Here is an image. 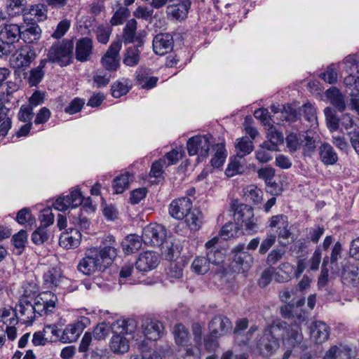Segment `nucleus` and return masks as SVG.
<instances>
[{"label": "nucleus", "instance_id": "393cba45", "mask_svg": "<svg viewBox=\"0 0 359 359\" xmlns=\"http://www.w3.org/2000/svg\"><path fill=\"white\" fill-rule=\"evenodd\" d=\"M143 333L146 338L156 341L161 337L163 332L162 323L154 319H146L142 325Z\"/></svg>", "mask_w": 359, "mask_h": 359}, {"label": "nucleus", "instance_id": "f704fd0d", "mask_svg": "<svg viewBox=\"0 0 359 359\" xmlns=\"http://www.w3.org/2000/svg\"><path fill=\"white\" fill-rule=\"evenodd\" d=\"M142 242V236L129 235L122 241L123 250L127 255L135 253L141 248Z\"/></svg>", "mask_w": 359, "mask_h": 359}, {"label": "nucleus", "instance_id": "603ef678", "mask_svg": "<svg viewBox=\"0 0 359 359\" xmlns=\"http://www.w3.org/2000/svg\"><path fill=\"white\" fill-rule=\"evenodd\" d=\"M266 130L267 138L270 142L278 144L283 142V134L277 129L276 126L272 124L268 126Z\"/></svg>", "mask_w": 359, "mask_h": 359}, {"label": "nucleus", "instance_id": "a878e982", "mask_svg": "<svg viewBox=\"0 0 359 359\" xmlns=\"http://www.w3.org/2000/svg\"><path fill=\"white\" fill-rule=\"evenodd\" d=\"M353 354L354 351L350 346L340 344L330 346L323 359H351Z\"/></svg>", "mask_w": 359, "mask_h": 359}, {"label": "nucleus", "instance_id": "de8ad7c7", "mask_svg": "<svg viewBox=\"0 0 359 359\" xmlns=\"http://www.w3.org/2000/svg\"><path fill=\"white\" fill-rule=\"evenodd\" d=\"M258 177L265 181L266 184L271 187H276L277 184L273 182L275 175V170L271 167L260 168L257 171Z\"/></svg>", "mask_w": 359, "mask_h": 359}, {"label": "nucleus", "instance_id": "37998d69", "mask_svg": "<svg viewBox=\"0 0 359 359\" xmlns=\"http://www.w3.org/2000/svg\"><path fill=\"white\" fill-rule=\"evenodd\" d=\"M137 45L136 46H130L126 50L123 59L124 65L128 67H134L139 63L140 51Z\"/></svg>", "mask_w": 359, "mask_h": 359}, {"label": "nucleus", "instance_id": "9d476101", "mask_svg": "<svg viewBox=\"0 0 359 359\" xmlns=\"http://www.w3.org/2000/svg\"><path fill=\"white\" fill-rule=\"evenodd\" d=\"M57 301V297L53 292L50 291L41 292L34 299L37 314L41 316L52 313Z\"/></svg>", "mask_w": 359, "mask_h": 359}, {"label": "nucleus", "instance_id": "c03bdc74", "mask_svg": "<svg viewBox=\"0 0 359 359\" xmlns=\"http://www.w3.org/2000/svg\"><path fill=\"white\" fill-rule=\"evenodd\" d=\"M254 149L253 143L247 137H243L237 140L236 144V155L243 158L250 154Z\"/></svg>", "mask_w": 359, "mask_h": 359}, {"label": "nucleus", "instance_id": "dca6fc26", "mask_svg": "<svg viewBox=\"0 0 359 359\" xmlns=\"http://www.w3.org/2000/svg\"><path fill=\"white\" fill-rule=\"evenodd\" d=\"M192 210V201L187 197L173 200L169 205V214L176 219H182Z\"/></svg>", "mask_w": 359, "mask_h": 359}, {"label": "nucleus", "instance_id": "4c0bfd02", "mask_svg": "<svg viewBox=\"0 0 359 359\" xmlns=\"http://www.w3.org/2000/svg\"><path fill=\"white\" fill-rule=\"evenodd\" d=\"M185 217L186 222L191 231H198L202 226L203 217L199 210H191Z\"/></svg>", "mask_w": 359, "mask_h": 359}, {"label": "nucleus", "instance_id": "774afa93", "mask_svg": "<svg viewBox=\"0 0 359 359\" xmlns=\"http://www.w3.org/2000/svg\"><path fill=\"white\" fill-rule=\"evenodd\" d=\"M128 15V9L126 7L119 8L111 19L112 25H118L123 23V20Z\"/></svg>", "mask_w": 359, "mask_h": 359}, {"label": "nucleus", "instance_id": "2eb2a0df", "mask_svg": "<svg viewBox=\"0 0 359 359\" xmlns=\"http://www.w3.org/2000/svg\"><path fill=\"white\" fill-rule=\"evenodd\" d=\"M209 330L212 336L219 337L226 335L232 330L230 320L224 315H216L209 323Z\"/></svg>", "mask_w": 359, "mask_h": 359}, {"label": "nucleus", "instance_id": "69168bd1", "mask_svg": "<svg viewBox=\"0 0 359 359\" xmlns=\"http://www.w3.org/2000/svg\"><path fill=\"white\" fill-rule=\"evenodd\" d=\"M206 259L210 264L217 265L223 261L224 256L219 249H212L208 250Z\"/></svg>", "mask_w": 359, "mask_h": 359}, {"label": "nucleus", "instance_id": "a18cd8bd", "mask_svg": "<svg viewBox=\"0 0 359 359\" xmlns=\"http://www.w3.org/2000/svg\"><path fill=\"white\" fill-rule=\"evenodd\" d=\"M242 157L236 155L230 159V162L226 169L225 173L228 177H233L237 174L242 173L244 170Z\"/></svg>", "mask_w": 359, "mask_h": 359}, {"label": "nucleus", "instance_id": "1a4fd4ad", "mask_svg": "<svg viewBox=\"0 0 359 359\" xmlns=\"http://www.w3.org/2000/svg\"><path fill=\"white\" fill-rule=\"evenodd\" d=\"M90 319L85 316L79 317L74 323L69 324L62 330V343H72L76 341L84 329L90 325Z\"/></svg>", "mask_w": 359, "mask_h": 359}, {"label": "nucleus", "instance_id": "49530a36", "mask_svg": "<svg viewBox=\"0 0 359 359\" xmlns=\"http://www.w3.org/2000/svg\"><path fill=\"white\" fill-rule=\"evenodd\" d=\"M191 269L197 274H205L210 269V264L206 257H197L191 264Z\"/></svg>", "mask_w": 359, "mask_h": 359}, {"label": "nucleus", "instance_id": "e433bc0d", "mask_svg": "<svg viewBox=\"0 0 359 359\" xmlns=\"http://www.w3.org/2000/svg\"><path fill=\"white\" fill-rule=\"evenodd\" d=\"M214 155L211 158V165L215 168H219L225 162L227 156V151L224 143H218L214 147Z\"/></svg>", "mask_w": 359, "mask_h": 359}, {"label": "nucleus", "instance_id": "a19ab883", "mask_svg": "<svg viewBox=\"0 0 359 359\" xmlns=\"http://www.w3.org/2000/svg\"><path fill=\"white\" fill-rule=\"evenodd\" d=\"M46 63L47 60H42L38 67L30 70L28 82L31 86H36L41 81L44 76V72L43 69Z\"/></svg>", "mask_w": 359, "mask_h": 359}, {"label": "nucleus", "instance_id": "2f4dec72", "mask_svg": "<svg viewBox=\"0 0 359 359\" xmlns=\"http://www.w3.org/2000/svg\"><path fill=\"white\" fill-rule=\"evenodd\" d=\"M342 279L345 284L353 286L359 284V269L358 266L347 263L343 269Z\"/></svg>", "mask_w": 359, "mask_h": 359}, {"label": "nucleus", "instance_id": "0eeeda50", "mask_svg": "<svg viewBox=\"0 0 359 359\" xmlns=\"http://www.w3.org/2000/svg\"><path fill=\"white\" fill-rule=\"evenodd\" d=\"M167 237V230L161 224H150L143 229L142 239L146 245L161 246Z\"/></svg>", "mask_w": 359, "mask_h": 359}, {"label": "nucleus", "instance_id": "412c9836", "mask_svg": "<svg viewBox=\"0 0 359 359\" xmlns=\"http://www.w3.org/2000/svg\"><path fill=\"white\" fill-rule=\"evenodd\" d=\"M159 255L154 251H146L141 253L136 261L137 270L146 272L155 269L160 262Z\"/></svg>", "mask_w": 359, "mask_h": 359}, {"label": "nucleus", "instance_id": "ea45409f", "mask_svg": "<svg viewBox=\"0 0 359 359\" xmlns=\"http://www.w3.org/2000/svg\"><path fill=\"white\" fill-rule=\"evenodd\" d=\"M243 192L246 201L257 204L262 200L263 192L255 185L250 184L247 186L243 189Z\"/></svg>", "mask_w": 359, "mask_h": 359}, {"label": "nucleus", "instance_id": "39448f33", "mask_svg": "<svg viewBox=\"0 0 359 359\" xmlns=\"http://www.w3.org/2000/svg\"><path fill=\"white\" fill-rule=\"evenodd\" d=\"M73 43L64 40L52 45L48 53V59L61 67L69 65L72 60Z\"/></svg>", "mask_w": 359, "mask_h": 359}, {"label": "nucleus", "instance_id": "58836bf2", "mask_svg": "<svg viewBox=\"0 0 359 359\" xmlns=\"http://www.w3.org/2000/svg\"><path fill=\"white\" fill-rule=\"evenodd\" d=\"M327 98L339 111H343L345 107L344 97L336 88H331L325 92Z\"/></svg>", "mask_w": 359, "mask_h": 359}, {"label": "nucleus", "instance_id": "09e8293b", "mask_svg": "<svg viewBox=\"0 0 359 359\" xmlns=\"http://www.w3.org/2000/svg\"><path fill=\"white\" fill-rule=\"evenodd\" d=\"M158 79L156 76H148L143 73H139L137 76V81L141 88L151 89L154 88Z\"/></svg>", "mask_w": 359, "mask_h": 359}, {"label": "nucleus", "instance_id": "6e6552de", "mask_svg": "<svg viewBox=\"0 0 359 359\" xmlns=\"http://www.w3.org/2000/svg\"><path fill=\"white\" fill-rule=\"evenodd\" d=\"M269 226L276 229L278 242L280 245L285 247L292 235L287 217L282 214L272 216L269 221Z\"/></svg>", "mask_w": 359, "mask_h": 359}, {"label": "nucleus", "instance_id": "4468645a", "mask_svg": "<svg viewBox=\"0 0 359 359\" xmlns=\"http://www.w3.org/2000/svg\"><path fill=\"white\" fill-rule=\"evenodd\" d=\"M172 334L175 342L177 346L185 347V355L187 356L194 355L195 350L194 346L189 344L190 334L188 329L182 324L179 323L174 326Z\"/></svg>", "mask_w": 359, "mask_h": 359}, {"label": "nucleus", "instance_id": "f8f14e48", "mask_svg": "<svg viewBox=\"0 0 359 359\" xmlns=\"http://www.w3.org/2000/svg\"><path fill=\"white\" fill-rule=\"evenodd\" d=\"M245 244H239L233 249L234 257L232 265L238 272L248 271L253 264L252 256L245 251Z\"/></svg>", "mask_w": 359, "mask_h": 359}, {"label": "nucleus", "instance_id": "a211bd4d", "mask_svg": "<svg viewBox=\"0 0 359 359\" xmlns=\"http://www.w3.org/2000/svg\"><path fill=\"white\" fill-rule=\"evenodd\" d=\"M36 57L34 49L30 46L22 48L18 52L12 56L11 61L16 69L28 67Z\"/></svg>", "mask_w": 359, "mask_h": 359}, {"label": "nucleus", "instance_id": "72a5a7b5", "mask_svg": "<svg viewBox=\"0 0 359 359\" xmlns=\"http://www.w3.org/2000/svg\"><path fill=\"white\" fill-rule=\"evenodd\" d=\"M319 155L321 161L325 165H334L338 161V156L334 149L327 142L320 146Z\"/></svg>", "mask_w": 359, "mask_h": 359}, {"label": "nucleus", "instance_id": "bf43d9fd", "mask_svg": "<svg viewBox=\"0 0 359 359\" xmlns=\"http://www.w3.org/2000/svg\"><path fill=\"white\" fill-rule=\"evenodd\" d=\"M29 13L34 16L38 21H43L47 17V9L44 4H36L32 6Z\"/></svg>", "mask_w": 359, "mask_h": 359}, {"label": "nucleus", "instance_id": "b1692460", "mask_svg": "<svg viewBox=\"0 0 359 359\" xmlns=\"http://www.w3.org/2000/svg\"><path fill=\"white\" fill-rule=\"evenodd\" d=\"M173 48L172 36L168 33L157 34L153 40V49L156 54L163 55L170 52Z\"/></svg>", "mask_w": 359, "mask_h": 359}, {"label": "nucleus", "instance_id": "7c9ffc66", "mask_svg": "<svg viewBox=\"0 0 359 359\" xmlns=\"http://www.w3.org/2000/svg\"><path fill=\"white\" fill-rule=\"evenodd\" d=\"M41 30L35 23L21 27V39L27 43H32L41 37Z\"/></svg>", "mask_w": 359, "mask_h": 359}, {"label": "nucleus", "instance_id": "79ce46f5", "mask_svg": "<svg viewBox=\"0 0 359 359\" xmlns=\"http://www.w3.org/2000/svg\"><path fill=\"white\" fill-rule=\"evenodd\" d=\"M42 331L49 344L61 341L62 330L55 324L45 325Z\"/></svg>", "mask_w": 359, "mask_h": 359}, {"label": "nucleus", "instance_id": "f03ea898", "mask_svg": "<svg viewBox=\"0 0 359 359\" xmlns=\"http://www.w3.org/2000/svg\"><path fill=\"white\" fill-rule=\"evenodd\" d=\"M135 327V323L133 320H117L111 325L114 335L110 341V348L114 353L123 354L128 351L129 340L125 334H131Z\"/></svg>", "mask_w": 359, "mask_h": 359}, {"label": "nucleus", "instance_id": "f257e3e1", "mask_svg": "<svg viewBox=\"0 0 359 359\" xmlns=\"http://www.w3.org/2000/svg\"><path fill=\"white\" fill-rule=\"evenodd\" d=\"M102 244V247L87 249L77 266L80 272L89 276L111 264L118 255V243L113 236L109 235L104 237Z\"/></svg>", "mask_w": 359, "mask_h": 359}, {"label": "nucleus", "instance_id": "e2e57ef3", "mask_svg": "<svg viewBox=\"0 0 359 359\" xmlns=\"http://www.w3.org/2000/svg\"><path fill=\"white\" fill-rule=\"evenodd\" d=\"M285 254V250L273 249L267 255L266 262L268 265H274L283 258Z\"/></svg>", "mask_w": 359, "mask_h": 359}, {"label": "nucleus", "instance_id": "0e129e2a", "mask_svg": "<svg viewBox=\"0 0 359 359\" xmlns=\"http://www.w3.org/2000/svg\"><path fill=\"white\" fill-rule=\"evenodd\" d=\"M111 326L102 323L98 324L94 329L93 337L97 340L104 339L109 333Z\"/></svg>", "mask_w": 359, "mask_h": 359}, {"label": "nucleus", "instance_id": "052dcab7", "mask_svg": "<svg viewBox=\"0 0 359 359\" xmlns=\"http://www.w3.org/2000/svg\"><path fill=\"white\" fill-rule=\"evenodd\" d=\"M154 9L146 6H138L133 12V15L138 19L150 20L153 16Z\"/></svg>", "mask_w": 359, "mask_h": 359}, {"label": "nucleus", "instance_id": "f3484780", "mask_svg": "<svg viewBox=\"0 0 359 359\" xmlns=\"http://www.w3.org/2000/svg\"><path fill=\"white\" fill-rule=\"evenodd\" d=\"M298 323L295 320L294 325H288L286 323V327L282 332L280 338L285 345L290 347H295L301 344L303 341L304 337L301 328L299 327Z\"/></svg>", "mask_w": 359, "mask_h": 359}, {"label": "nucleus", "instance_id": "7ed1b4c3", "mask_svg": "<svg viewBox=\"0 0 359 359\" xmlns=\"http://www.w3.org/2000/svg\"><path fill=\"white\" fill-rule=\"evenodd\" d=\"M285 327L286 323L277 320L264 329L257 344L261 354L269 356L278 348V340Z\"/></svg>", "mask_w": 359, "mask_h": 359}, {"label": "nucleus", "instance_id": "6ab92c4d", "mask_svg": "<svg viewBox=\"0 0 359 359\" xmlns=\"http://www.w3.org/2000/svg\"><path fill=\"white\" fill-rule=\"evenodd\" d=\"M137 22L135 19L129 20L123 30L122 38L125 43H137V46L143 45L144 32H137Z\"/></svg>", "mask_w": 359, "mask_h": 359}, {"label": "nucleus", "instance_id": "8fccbe9b", "mask_svg": "<svg viewBox=\"0 0 359 359\" xmlns=\"http://www.w3.org/2000/svg\"><path fill=\"white\" fill-rule=\"evenodd\" d=\"M50 233L45 226H40L32 235V241L36 245H41L49 238Z\"/></svg>", "mask_w": 359, "mask_h": 359}, {"label": "nucleus", "instance_id": "864d4df0", "mask_svg": "<svg viewBox=\"0 0 359 359\" xmlns=\"http://www.w3.org/2000/svg\"><path fill=\"white\" fill-rule=\"evenodd\" d=\"M304 118L310 123V127L315 128L318 126L316 109L309 104L304 105Z\"/></svg>", "mask_w": 359, "mask_h": 359}, {"label": "nucleus", "instance_id": "ddd939ff", "mask_svg": "<svg viewBox=\"0 0 359 359\" xmlns=\"http://www.w3.org/2000/svg\"><path fill=\"white\" fill-rule=\"evenodd\" d=\"M37 313L35 304H32L27 299L20 300L16 306V313L13 317L18 318V322L20 321L23 324H32L36 318Z\"/></svg>", "mask_w": 359, "mask_h": 359}, {"label": "nucleus", "instance_id": "c85d7f7f", "mask_svg": "<svg viewBox=\"0 0 359 359\" xmlns=\"http://www.w3.org/2000/svg\"><path fill=\"white\" fill-rule=\"evenodd\" d=\"M303 144L304 154L311 156L315 151L317 144L320 142V137L312 131H307L299 135Z\"/></svg>", "mask_w": 359, "mask_h": 359}, {"label": "nucleus", "instance_id": "c9c22d12", "mask_svg": "<svg viewBox=\"0 0 359 359\" xmlns=\"http://www.w3.org/2000/svg\"><path fill=\"white\" fill-rule=\"evenodd\" d=\"M43 278L44 287L47 289H53L59 286L62 276L57 269L51 268L43 274Z\"/></svg>", "mask_w": 359, "mask_h": 359}, {"label": "nucleus", "instance_id": "4d7b16f0", "mask_svg": "<svg viewBox=\"0 0 359 359\" xmlns=\"http://www.w3.org/2000/svg\"><path fill=\"white\" fill-rule=\"evenodd\" d=\"M162 252L168 260H172L180 255L178 246L172 243H166L165 245H163Z\"/></svg>", "mask_w": 359, "mask_h": 359}, {"label": "nucleus", "instance_id": "338daca9", "mask_svg": "<svg viewBox=\"0 0 359 359\" xmlns=\"http://www.w3.org/2000/svg\"><path fill=\"white\" fill-rule=\"evenodd\" d=\"M320 77L329 83H334L337 80V69L334 65H330L327 69L320 74Z\"/></svg>", "mask_w": 359, "mask_h": 359}, {"label": "nucleus", "instance_id": "9b49d317", "mask_svg": "<svg viewBox=\"0 0 359 359\" xmlns=\"http://www.w3.org/2000/svg\"><path fill=\"white\" fill-rule=\"evenodd\" d=\"M121 47L122 42L121 40L118 39L113 41L102 57L101 62L107 70L116 71L119 67V52Z\"/></svg>", "mask_w": 359, "mask_h": 359}, {"label": "nucleus", "instance_id": "c756f323", "mask_svg": "<svg viewBox=\"0 0 359 359\" xmlns=\"http://www.w3.org/2000/svg\"><path fill=\"white\" fill-rule=\"evenodd\" d=\"M93 48L92 40L88 37L79 39L76 45V58L81 62L90 59Z\"/></svg>", "mask_w": 359, "mask_h": 359}, {"label": "nucleus", "instance_id": "5fc2aeb1", "mask_svg": "<svg viewBox=\"0 0 359 359\" xmlns=\"http://www.w3.org/2000/svg\"><path fill=\"white\" fill-rule=\"evenodd\" d=\"M111 33V28L109 25H99L95 31L97 41L103 44H106Z\"/></svg>", "mask_w": 359, "mask_h": 359}, {"label": "nucleus", "instance_id": "680f3d73", "mask_svg": "<svg viewBox=\"0 0 359 359\" xmlns=\"http://www.w3.org/2000/svg\"><path fill=\"white\" fill-rule=\"evenodd\" d=\"M254 116L257 119H259L265 127L272 125V120L268 109L264 108L257 109L254 112Z\"/></svg>", "mask_w": 359, "mask_h": 359}, {"label": "nucleus", "instance_id": "20e7f679", "mask_svg": "<svg viewBox=\"0 0 359 359\" xmlns=\"http://www.w3.org/2000/svg\"><path fill=\"white\" fill-rule=\"evenodd\" d=\"M231 210L233 212V219L238 229L250 231L257 228V221L252 207L235 201L231 204Z\"/></svg>", "mask_w": 359, "mask_h": 359}, {"label": "nucleus", "instance_id": "4be33fe9", "mask_svg": "<svg viewBox=\"0 0 359 359\" xmlns=\"http://www.w3.org/2000/svg\"><path fill=\"white\" fill-rule=\"evenodd\" d=\"M189 0H181L167 7L166 13L168 18L182 21L187 18L191 7Z\"/></svg>", "mask_w": 359, "mask_h": 359}, {"label": "nucleus", "instance_id": "bb28decb", "mask_svg": "<svg viewBox=\"0 0 359 359\" xmlns=\"http://www.w3.org/2000/svg\"><path fill=\"white\" fill-rule=\"evenodd\" d=\"M81 241V233L76 229H69L63 232L59 239L60 245L66 249L77 248Z\"/></svg>", "mask_w": 359, "mask_h": 359}, {"label": "nucleus", "instance_id": "aec40b11", "mask_svg": "<svg viewBox=\"0 0 359 359\" xmlns=\"http://www.w3.org/2000/svg\"><path fill=\"white\" fill-rule=\"evenodd\" d=\"M311 339L316 344H321L330 337V328L321 320H315L309 325Z\"/></svg>", "mask_w": 359, "mask_h": 359}, {"label": "nucleus", "instance_id": "cd10ccee", "mask_svg": "<svg viewBox=\"0 0 359 359\" xmlns=\"http://www.w3.org/2000/svg\"><path fill=\"white\" fill-rule=\"evenodd\" d=\"M21 27L15 24L6 25L0 32V39L4 43L13 44L21 38Z\"/></svg>", "mask_w": 359, "mask_h": 359}, {"label": "nucleus", "instance_id": "5701e85b", "mask_svg": "<svg viewBox=\"0 0 359 359\" xmlns=\"http://www.w3.org/2000/svg\"><path fill=\"white\" fill-rule=\"evenodd\" d=\"M305 303V299H299L297 305L287 304L281 307L280 313L282 316L287 319H295L298 323H302L307 320L305 313L302 312L300 307Z\"/></svg>", "mask_w": 359, "mask_h": 359}, {"label": "nucleus", "instance_id": "423d86ee", "mask_svg": "<svg viewBox=\"0 0 359 359\" xmlns=\"http://www.w3.org/2000/svg\"><path fill=\"white\" fill-rule=\"evenodd\" d=\"M212 136L209 134L192 137L187 142V150L190 156L198 155V159L206 158L210 150Z\"/></svg>", "mask_w": 359, "mask_h": 359}, {"label": "nucleus", "instance_id": "3c124183", "mask_svg": "<svg viewBox=\"0 0 359 359\" xmlns=\"http://www.w3.org/2000/svg\"><path fill=\"white\" fill-rule=\"evenodd\" d=\"M345 70L347 74H359V62L354 55H348L344 58Z\"/></svg>", "mask_w": 359, "mask_h": 359}, {"label": "nucleus", "instance_id": "6e6d98bb", "mask_svg": "<svg viewBox=\"0 0 359 359\" xmlns=\"http://www.w3.org/2000/svg\"><path fill=\"white\" fill-rule=\"evenodd\" d=\"M327 124L331 131H335L339 129L340 124V118L330 109H325Z\"/></svg>", "mask_w": 359, "mask_h": 359}, {"label": "nucleus", "instance_id": "13d9d810", "mask_svg": "<svg viewBox=\"0 0 359 359\" xmlns=\"http://www.w3.org/2000/svg\"><path fill=\"white\" fill-rule=\"evenodd\" d=\"M191 331L194 335V340L195 341V346H194L195 353L198 351L199 346L201 345L203 327L198 323H194L191 325Z\"/></svg>", "mask_w": 359, "mask_h": 359}, {"label": "nucleus", "instance_id": "473e14b6", "mask_svg": "<svg viewBox=\"0 0 359 359\" xmlns=\"http://www.w3.org/2000/svg\"><path fill=\"white\" fill-rule=\"evenodd\" d=\"M133 180L134 175L129 172H125L119 176H117L114 180L112 184L115 194H119L124 192L129 188V185Z\"/></svg>", "mask_w": 359, "mask_h": 359}]
</instances>
